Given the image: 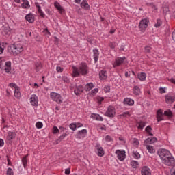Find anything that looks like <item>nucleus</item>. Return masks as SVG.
<instances>
[{
  "label": "nucleus",
  "mask_w": 175,
  "mask_h": 175,
  "mask_svg": "<svg viewBox=\"0 0 175 175\" xmlns=\"http://www.w3.org/2000/svg\"><path fill=\"white\" fill-rule=\"evenodd\" d=\"M105 116H107V117L113 118L116 116V110L114 109V107H109L105 113Z\"/></svg>",
  "instance_id": "423d86ee"
},
{
  "label": "nucleus",
  "mask_w": 175,
  "mask_h": 175,
  "mask_svg": "<svg viewBox=\"0 0 175 175\" xmlns=\"http://www.w3.org/2000/svg\"><path fill=\"white\" fill-rule=\"evenodd\" d=\"M51 98L53 100L57 102V103H62V98L59 94L52 92L51 93Z\"/></svg>",
  "instance_id": "7ed1b4c3"
},
{
  "label": "nucleus",
  "mask_w": 175,
  "mask_h": 175,
  "mask_svg": "<svg viewBox=\"0 0 175 175\" xmlns=\"http://www.w3.org/2000/svg\"><path fill=\"white\" fill-rule=\"evenodd\" d=\"M36 128H38V129H41V128H43V123H42L41 122H38L36 124Z\"/></svg>",
  "instance_id": "ea45409f"
},
{
  "label": "nucleus",
  "mask_w": 175,
  "mask_h": 175,
  "mask_svg": "<svg viewBox=\"0 0 175 175\" xmlns=\"http://www.w3.org/2000/svg\"><path fill=\"white\" fill-rule=\"evenodd\" d=\"M76 125H77V128H81V126H83V124L81 123H76Z\"/></svg>",
  "instance_id": "69168bd1"
},
{
  "label": "nucleus",
  "mask_w": 175,
  "mask_h": 175,
  "mask_svg": "<svg viewBox=\"0 0 175 175\" xmlns=\"http://www.w3.org/2000/svg\"><path fill=\"white\" fill-rule=\"evenodd\" d=\"M140 88H139V87L137 86H135L134 88H133V94L135 95H140Z\"/></svg>",
  "instance_id": "c756f323"
},
{
  "label": "nucleus",
  "mask_w": 175,
  "mask_h": 175,
  "mask_svg": "<svg viewBox=\"0 0 175 175\" xmlns=\"http://www.w3.org/2000/svg\"><path fill=\"white\" fill-rule=\"evenodd\" d=\"M163 115L166 116L167 117H169L170 118L172 117L173 113L172 112V111L167 110V111H164Z\"/></svg>",
  "instance_id": "f704fd0d"
},
{
  "label": "nucleus",
  "mask_w": 175,
  "mask_h": 175,
  "mask_svg": "<svg viewBox=\"0 0 175 175\" xmlns=\"http://www.w3.org/2000/svg\"><path fill=\"white\" fill-rule=\"evenodd\" d=\"M84 91V88L81 85H79L77 89L74 90V93L77 96H79Z\"/></svg>",
  "instance_id": "f8f14e48"
},
{
  "label": "nucleus",
  "mask_w": 175,
  "mask_h": 175,
  "mask_svg": "<svg viewBox=\"0 0 175 175\" xmlns=\"http://www.w3.org/2000/svg\"><path fill=\"white\" fill-rule=\"evenodd\" d=\"M22 2H23L22 3V8H23V9H29L31 6L29 5V2H28V0H22Z\"/></svg>",
  "instance_id": "b1692460"
},
{
  "label": "nucleus",
  "mask_w": 175,
  "mask_h": 175,
  "mask_svg": "<svg viewBox=\"0 0 175 175\" xmlns=\"http://www.w3.org/2000/svg\"><path fill=\"white\" fill-rule=\"evenodd\" d=\"M14 96L18 99L20 98V96H21V94L20 93V88L18 87H15Z\"/></svg>",
  "instance_id": "393cba45"
},
{
  "label": "nucleus",
  "mask_w": 175,
  "mask_h": 175,
  "mask_svg": "<svg viewBox=\"0 0 175 175\" xmlns=\"http://www.w3.org/2000/svg\"><path fill=\"white\" fill-rule=\"evenodd\" d=\"M133 157L135 159H139V158H140V153L137 152V151H133Z\"/></svg>",
  "instance_id": "72a5a7b5"
},
{
  "label": "nucleus",
  "mask_w": 175,
  "mask_h": 175,
  "mask_svg": "<svg viewBox=\"0 0 175 175\" xmlns=\"http://www.w3.org/2000/svg\"><path fill=\"white\" fill-rule=\"evenodd\" d=\"M146 132H147V133H148L149 136H154V134H152V133H151V131H152V128H151V126H148L146 129H145Z\"/></svg>",
  "instance_id": "c85d7f7f"
},
{
  "label": "nucleus",
  "mask_w": 175,
  "mask_h": 175,
  "mask_svg": "<svg viewBox=\"0 0 175 175\" xmlns=\"http://www.w3.org/2000/svg\"><path fill=\"white\" fill-rule=\"evenodd\" d=\"M93 53H94L93 57H94V62L95 64H96L98 62V59H99V51H98V49H94Z\"/></svg>",
  "instance_id": "a211bd4d"
},
{
  "label": "nucleus",
  "mask_w": 175,
  "mask_h": 175,
  "mask_svg": "<svg viewBox=\"0 0 175 175\" xmlns=\"http://www.w3.org/2000/svg\"><path fill=\"white\" fill-rule=\"evenodd\" d=\"M104 99L105 98L103 97H98V98H97L98 103L99 105H100L102 103V102H103Z\"/></svg>",
  "instance_id": "8fccbe9b"
},
{
  "label": "nucleus",
  "mask_w": 175,
  "mask_h": 175,
  "mask_svg": "<svg viewBox=\"0 0 175 175\" xmlns=\"http://www.w3.org/2000/svg\"><path fill=\"white\" fill-rule=\"evenodd\" d=\"M162 25V21L161 19H157V23L154 24V27L156 28H159V26Z\"/></svg>",
  "instance_id": "58836bf2"
},
{
  "label": "nucleus",
  "mask_w": 175,
  "mask_h": 175,
  "mask_svg": "<svg viewBox=\"0 0 175 175\" xmlns=\"http://www.w3.org/2000/svg\"><path fill=\"white\" fill-rule=\"evenodd\" d=\"M62 80H63V81H64V83H68L69 82V79H68V77H63Z\"/></svg>",
  "instance_id": "052dcab7"
},
{
  "label": "nucleus",
  "mask_w": 175,
  "mask_h": 175,
  "mask_svg": "<svg viewBox=\"0 0 175 175\" xmlns=\"http://www.w3.org/2000/svg\"><path fill=\"white\" fill-rule=\"evenodd\" d=\"M157 137H148L145 141V144H152L153 143H155L157 142Z\"/></svg>",
  "instance_id": "f3484780"
},
{
  "label": "nucleus",
  "mask_w": 175,
  "mask_h": 175,
  "mask_svg": "<svg viewBox=\"0 0 175 175\" xmlns=\"http://www.w3.org/2000/svg\"><path fill=\"white\" fill-rule=\"evenodd\" d=\"M66 136H67L66 134H63L60 137H59L58 140H59V142H62V140H64V139H65Z\"/></svg>",
  "instance_id": "49530a36"
},
{
  "label": "nucleus",
  "mask_w": 175,
  "mask_h": 175,
  "mask_svg": "<svg viewBox=\"0 0 175 175\" xmlns=\"http://www.w3.org/2000/svg\"><path fill=\"white\" fill-rule=\"evenodd\" d=\"M56 70L57 72H58V73H62V72H64V68H62L61 66H57L56 68Z\"/></svg>",
  "instance_id": "a18cd8bd"
},
{
  "label": "nucleus",
  "mask_w": 175,
  "mask_h": 175,
  "mask_svg": "<svg viewBox=\"0 0 175 175\" xmlns=\"http://www.w3.org/2000/svg\"><path fill=\"white\" fill-rule=\"evenodd\" d=\"M124 105H127L128 106H133L135 101L131 98H124L123 101Z\"/></svg>",
  "instance_id": "2eb2a0df"
},
{
  "label": "nucleus",
  "mask_w": 175,
  "mask_h": 175,
  "mask_svg": "<svg viewBox=\"0 0 175 175\" xmlns=\"http://www.w3.org/2000/svg\"><path fill=\"white\" fill-rule=\"evenodd\" d=\"M40 69H42V63L37 62L36 64V72H39V70H40Z\"/></svg>",
  "instance_id": "c9c22d12"
},
{
  "label": "nucleus",
  "mask_w": 175,
  "mask_h": 175,
  "mask_svg": "<svg viewBox=\"0 0 175 175\" xmlns=\"http://www.w3.org/2000/svg\"><path fill=\"white\" fill-rule=\"evenodd\" d=\"M54 6L55 8H56V9H57V10H59V12H62V10H64V9L62 8V7H61V5L59 4V3L58 2H55L54 3Z\"/></svg>",
  "instance_id": "2f4dec72"
},
{
  "label": "nucleus",
  "mask_w": 175,
  "mask_h": 175,
  "mask_svg": "<svg viewBox=\"0 0 175 175\" xmlns=\"http://www.w3.org/2000/svg\"><path fill=\"white\" fill-rule=\"evenodd\" d=\"M81 7L82 9H90V5H88V2L87 0H83L81 3Z\"/></svg>",
  "instance_id": "5701e85b"
},
{
  "label": "nucleus",
  "mask_w": 175,
  "mask_h": 175,
  "mask_svg": "<svg viewBox=\"0 0 175 175\" xmlns=\"http://www.w3.org/2000/svg\"><path fill=\"white\" fill-rule=\"evenodd\" d=\"M122 116L123 117H126L127 116L129 117V116H131V114H129V111H126V112H124Z\"/></svg>",
  "instance_id": "864d4df0"
},
{
  "label": "nucleus",
  "mask_w": 175,
  "mask_h": 175,
  "mask_svg": "<svg viewBox=\"0 0 175 175\" xmlns=\"http://www.w3.org/2000/svg\"><path fill=\"white\" fill-rule=\"evenodd\" d=\"M168 80H169V81L172 83V84H175V79L171 78V79H169Z\"/></svg>",
  "instance_id": "0e129e2a"
},
{
  "label": "nucleus",
  "mask_w": 175,
  "mask_h": 175,
  "mask_svg": "<svg viewBox=\"0 0 175 175\" xmlns=\"http://www.w3.org/2000/svg\"><path fill=\"white\" fill-rule=\"evenodd\" d=\"M159 91L161 94H165V92H166V91L165 90V88H160Z\"/></svg>",
  "instance_id": "6e6d98bb"
},
{
  "label": "nucleus",
  "mask_w": 175,
  "mask_h": 175,
  "mask_svg": "<svg viewBox=\"0 0 175 175\" xmlns=\"http://www.w3.org/2000/svg\"><path fill=\"white\" fill-rule=\"evenodd\" d=\"M25 18L29 23H33V21H35V16H33V14H27L25 16Z\"/></svg>",
  "instance_id": "dca6fc26"
},
{
  "label": "nucleus",
  "mask_w": 175,
  "mask_h": 175,
  "mask_svg": "<svg viewBox=\"0 0 175 175\" xmlns=\"http://www.w3.org/2000/svg\"><path fill=\"white\" fill-rule=\"evenodd\" d=\"M174 100H175V96H170V95H166L165 96V102H166V103H168V104H172V103H173V102H174Z\"/></svg>",
  "instance_id": "4468645a"
},
{
  "label": "nucleus",
  "mask_w": 175,
  "mask_h": 175,
  "mask_svg": "<svg viewBox=\"0 0 175 175\" xmlns=\"http://www.w3.org/2000/svg\"><path fill=\"white\" fill-rule=\"evenodd\" d=\"M15 50H16L15 55H17V54H20V53L23 51L24 47L21 46V45L15 44Z\"/></svg>",
  "instance_id": "412c9836"
},
{
  "label": "nucleus",
  "mask_w": 175,
  "mask_h": 175,
  "mask_svg": "<svg viewBox=\"0 0 175 175\" xmlns=\"http://www.w3.org/2000/svg\"><path fill=\"white\" fill-rule=\"evenodd\" d=\"M16 137V133L9 131L8 135L7 137V140L8 143H12L13 142V139Z\"/></svg>",
  "instance_id": "1a4fd4ad"
},
{
  "label": "nucleus",
  "mask_w": 175,
  "mask_h": 175,
  "mask_svg": "<svg viewBox=\"0 0 175 175\" xmlns=\"http://www.w3.org/2000/svg\"><path fill=\"white\" fill-rule=\"evenodd\" d=\"M131 76V71L125 72V77H129Z\"/></svg>",
  "instance_id": "338daca9"
},
{
  "label": "nucleus",
  "mask_w": 175,
  "mask_h": 175,
  "mask_svg": "<svg viewBox=\"0 0 175 175\" xmlns=\"http://www.w3.org/2000/svg\"><path fill=\"white\" fill-rule=\"evenodd\" d=\"M65 174H67V175L70 174V168H67L65 170Z\"/></svg>",
  "instance_id": "5fc2aeb1"
},
{
  "label": "nucleus",
  "mask_w": 175,
  "mask_h": 175,
  "mask_svg": "<svg viewBox=\"0 0 175 175\" xmlns=\"http://www.w3.org/2000/svg\"><path fill=\"white\" fill-rule=\"evenodd\" d=\"M36 40L37 42H40V41L42 40V38H41L40 36H37L36 37Z\"/></svg>",
  "instance_id": "680f3d73"
},
{
  "label": "nucleus",
  "mask_w": 175,
  "mask_h": 175,
  "mask_svg": "<svg viewBox=\"0 0 175 175\" xmlns=\"http://www.w3.org/2000/svg\"><path fill=\"white\" fill-rule=\"evenodd\" d=\"M146 73L145 72H141L140 74H138V79L141 81H144L146 80Z\"/></svg>",
  "instance_id": "bb28decb"
},
{
  "label": "nucleus",
  "mask_w": 175,
  "mask_h": 175,
  "mask_svg": "<svg viewBox=\"0 0 175 175\" xmlns=\"http://www.w3.org/2000/svg\"><path fill=\"white\" fill-rule=\"evenodd\" d=\"M53 133L55 135V133H59V129H58L57 126H53Z\"/></svg>",
  "instance_id": "37998d69"
},
{
  "label": "nucleus",
  "mask_w": 175,
  "mask_h": 175,
  "mask_svg": "<svg viewBox=\"0 0 175 175\" xmlns=\"http://www.w3.org/2000/svg\"><path fill=\"white\" fill-rule=\"evenodd\" d=\"M72 69L74 77H77V76L80 75V73L81 75H87L88 73V67L86 64H81L79 69L75 66H72Z\"/></svg>",
  "instance_id": "f03ea898"
},
{
  "label": "nucleus",
  "mask_w": 175,
  "mask_h": 175,
  "mask_svg": "<svg viewBox=\"0 0 175 175\" xmlns=\"http://www.w3.org/2000/svg\"><path fill=\"white\" fill-rule=\"evenodd\" d=\"M37 8H38V13L41 12H42V8H40V5H38V3H36Z\"/></svg>",
  "instance_id": "e2e57ef3"
},
{
  "label": "nucleus",
  "mask_w": 175,
  "mask_h": 175,
  "mask_svg": "<svg viewBox=\"0 0 175 175\" xmlns=\"http://www.w3.org/2000/svg\"><path fill=\"white\" fill-rule=\"evenodd\" d=\"M105 92H110V86L107 85L104 88Z\"/></svg>",
  "instance_id": "3c124183"
},
{
  "label": "nucleus",
  "mask_w": 175,
  "mask_h": 175,
  "mask_svg": "<svg viewBox=\"0 0 175 175\" xmlns=\"http://www.w3.org/2000/svg\"><path fill=\"white\" fill-rule=\"evenodd\" d=\"M141 173L142 175H151V172H150V168H148V167H142Z\"/></svg>",
  "instance_id": "6ab92c4d"
},
{
  "label": "nucleus",
  "mask_w": 175,
  "mask_h": 175,
  "mask_svg": "<svg viewBox=\"0 0 175 175\" xmlns=\"http://www.w3.org/2000/svg\"><path fill=\"white\" fill-rule=\"evenodd\" d=\"M98 91H99V90L98 88H95L94 90H92V94H96L98 92Z\"/></svg>",
  "instance_id": "bf43d9fd"
},
{
  "label": "nucleus",
  "mask_w": 175,
  "mask_h": 175,
  "mask_svg": "<svg viewBox=\"0 0 175 175\" xmlns=\"http://www.w3.org/2000/svg\"><path fill=\"white\" fill-rule=\"evenodd\" d=\"M116 154L117 158H118V159H119V161H124V159H125V157H126V155L125 154L124 150H117L116 151Z\"/></svg>",
  "instance_id": "39448f33"
},
{
  "label": "nucleus",
  "mask_w": 175,
  "mask_h": 175,
  "mask_svg": "<svg viewBox=\"0 0 175 175\" xmlns=\"http://www.w3.org/2000/svg\"><path fill=\"white\" fill-rule=\"evenodd\" d=\"M131 165L132 166V167H133V169H137V167H139V162L133 160L131 162Z\"/></svg>",
  "instance_id": "7c9ffc66"
},
{
  "label": "nucleus",
  "mask_w": 175,
  "mask_h": 175,
  "mask_svg": "<svg viewBox=\"0 0 175 175\" xmlns=\"http://www.w3.org/2000/svg\"><path fill=\"white\" fill-rule=\"evenodd\" d=\"M92 88H94V83H88L85 87V91H91Z\"/></svg>",
  "instance_id": "cd10ccee"
},
{
  "label": "nucleus",
  "mask_w": 175,
  "mask_h": 175,
  "mask_svg": "<svg viewBox=\"0 0 175 175\" xmlns=\"http://www.w3.org/2000/svg\"><path fill=\"white\" fill-rule=\"evenodd\" d=\"M109 47H111V49H114L116 47V44L113 42H110Z\"/></svg>",
  "instance_id": "4d7b16f0"
},
{
  "label": "nucleus",
  "mask_w": 175,
  "mask_h": 175,
  "mask_svg": "<svg viewBox=\"0 0 175 175\" xmlns=\"http://www.w3.org/2000/svg\"><path fill=\"white\" fill-rule=\"evenodd\" d=\"M8 51L10 54L16 55V44H12L8 46Z\"/></svg>",
  "instance_id": "9b49d317"
},
{
  "label": "nucleus",
  "mask_w": 175,
  "mask_h": 175,
  "mask_svg": "<svg viewBox=\"0 0 175 175\" xmlns=\"http://www.w3.org/2000/svg\"><path fill=\"white\" fill-rule=\"evenodd\" d=\"M163 112H162V109H159L157 112V122H159L161 121H163Z\"/></svg>",
  "instance_id": "ddd939ff"
},
{
  "label": "nucleus",
  "mask_w": 175,
  "mask_h": 175,
  "mask_svg": "<svg viewBox=\"0 0 175 175\" xmlns=\"http://www.w3.org/2000/svg\"><path fill=\"white\" fill-rule=\"evenodd\" d=\"M125 59V57L116 58L115 62L113 64V68H117V66H120V65L124 64Z\"/></svg>",
  "instance_id": "0eeeda50"
},
{
  "label": "nucleus",
  "mask_w": 175,
  "mask_h": 175,
  "mask_svg": "<svg viewBox=\"0 0 175 175\" xmlns=\"http://www.w3.org/2000/svg\"><path fill=\"white\" fill-rule=\"evenodd\" d=\"M100 80H106L107 79V72L106 70H101L99 73Z\"/></svg>",
  "instance_id": "aec40b11"
},
{
  "label": "nucleus",
  "mask_w": 175,
  "mask_h": 175,
  "mask_svg": "<svg viewBox=\"0 0 175 175\" xmlns=\"http://www.w3.org/2000/svg\"><path fill=\"white\" fill-rule=\"evenodd\" d=\"M146 126V122H141L138 126V129H143Z\"/></svg>",
  "instance_id": "79ce46f5"
},
{
  "label": "nucleus",
  "mask_w": 175,
  "mask_h": 175,
  "mask_svg": "<svg viewBox=\"0 0 175 175\" xmlns=\"http://www.w3.org/2000/svg\"><path fill=\"white\" fill-rule=\"evenodd\" d=\"M69 128L72 130V131H76V128H77V125L76 124V123H71L69 125Z\"/></svg>",
  "instance_id": "4c0bfd02"
},
{
  "label": "nucleus",
  "mask_w": 175,
  "mask_h": 175,
  "mask_svg": "<svg viewBox=\"0 0 175 175\" xmlns=\"http://www.w3.org/2000/svg\"><path fill=\"white\" fill-rule=\"evenodd\" d=\"M7 175H13V170H12V168L7 170Z\"/></svg>",
  "instance_id": "09e8293b"
},
{
  "label": "nucleus",
  "mask_w": 175,
  "mask_h": 175,
  "mask_svg": "<svg viewBox=\"0 0 175 175\" xmlns=\"http://www.w3.org/2000/svg\"><path fill=\"white\" fill-rule=\"evenodd\" d=\"M96 148L98 157H103L105 155V150H103V148L101 147L100 144H97Z\"/></svg>",
  "instance_id": "6e6552de"
},
{
  "label": "nucleus",
  "mask_w": 175,
  "mask_h": 175,
  "mask_svg": "<svg viewBox=\"0 0 175 175\" xmlns=\"http://www.w3.org/2000/svg\"><path fill=\"white\" fill-rule=\"evenodd\" d=\"M157 154L160 159H161L163 163L167 165V166H174L175 165V159L170 152L166 149H160Z\"/></svg>",
  "instance_id": "f257e3e1"
},
{
  "label": "nucleus",
  "mask_w": 175,
  "mask_h": 175,
  "mask_svg": "<svg viewBox=\"0 0 175 175\" xmlns=\"http://www.w3.org/2000/svg\"><path fill=\"white\" fill-rule=\"evenodd\" d=\"M4 144H5V142H3V139L0 138V147H3Z\"/></svg>",
  "instance_id": "13d9d810"
},
{
  "label": "nucleus",
  "mask_w": 175,
  "mask_h": 175,
  "mask_svg": "<svg viewBox=\"0 0 175 175\" xmlns=\"http://www.w3.org/2000/svg\"><path fill=\"white\" fill-rule=\"evenodd\" d=\"M85 135H87V129H83L78 132L79 137H84Z\"/></svg>",
  "instance_id": "a878e982"
},
{
  "label": "nucleus",
  "mask_w": 175,
  "mask_h": 175,
  "mask_svg": "<svg viewBox=\"0 0 175 175\" xmlns=\"http://www.w3.org/2000/svg\"><path fill=\"white\" fill-rule=\"evenodd\" d=\"M146 148L150 154H154L155 152V149L151 146H147Z\"/></svg>",
  "instance_id": "473e14b6"
},
{
  "label": "nucleus",
  "mask_w": 175,
  "mask_h": 175,
  "mask_svg": "<svg viewBox=\"0 0 175 175\" xmlns=\"http://www.w3.org/2000/svg\"><path fill=\"white\" fill-rule=\"evenodd\" d=\"M30 103L32 106H38V96L36 95L33 94L30 98Z\"/></svg>",
  "instance_id": "9d476101"
},
{
  "label": "nucleus",
  "mask_w": 175,
  "mask_h": 175,
  "mask_svg": "<svg viewBox=\"0 0 175 175\" xmlns=\"http://www.w3.org/2000/svg\"><path fill=\"white\" fill-rule=\"evenodd\" d=\"M105 141L106 142H113V138L110 135H107L105 137Z\"/></svg>",
  "instance_id": "de8ad7c7"
},
{
  "label": "nucleus",
  "mask_w": 175,
  "mask_h": 175,
  "mask_svg": "<svg viewBox=\"0 0 175 175\" xmlns=\"http://www.w3.org/2000/svg\"><path fill=\"white\" fill-rule=\"evenodd\" d=\"M94 117L97 121H103V118L99 115H94Z\"/></svg>",
  "instance_id": "a19ab883"
},
{
  "label": "nucleus",
  "mask_w": 175,
  "mask_h": 175,
  "mask_svg": "<svg viewBox=\"0 0 175 175\" xmlns=\"http://www.w3.org/2000/svg\"><path fill=\"white\" fill-rule=\"evenodd\" d=\"M148 23H150V20L148 18H144L140 21L139 28L142 29V31H144L148 27Z\"/></svg>",
  "instance_id": "20e7f679"
},
{
  "label": "nucleus",
  "mask_w": 175,
  "mask_h": 175,
  "mask_svg": "<svg viewBox=\"0 0 175 175\" xmlns=\"http://www.w3.org/2000/svg\"><path fill=\"white\" fill-rule=\"evenodd\" d=\"M4 49L2 46H0V54H3Z\"/></svg>",
  "instance_id": "774afa93"
},
{
  "label": "nucleus",
  "mask_w": 175,
  "mask_h": 175,
  "mask_svg": "<svg viewBox=\"0 0 175 175\" xmlns=\"http://www.w3.org/2000/svg\"><path fill=\"white\" fill-rule=\"evenodd\" d=\"M145 53H151L152 48L150 46H146L144 47Z\"/></svg>",
  "instance_id": "c03bdc74"
},
{
  "label": "nucleus",
  "mask_w": 175,
  "mask_h": 175,
  "mask_svg": "<svg viewBox=\"0 0 175 175\" xmlns=\"http://www.w3.org/2000/svg\"><path fill=\"white\" fill-rule=\"evenodd\" d=\"M133 144H136V146H139V139L134 138L133 139Z\"/></svg>",
  "instance_id": "603ef678"
},
{
  "label": "nucleus",
  "mask_w": 175,
  "mask_h": 175,
  "mask_svg": "<svg viewBox=\"0 0 175 175\" xmlns=\"http://www.w3.org/2000/svg\"><path fill=\"white\" fill-rule=\"evenodd\" d=\"M27 157H28V154H27L22 159V163L24 167H25V166H27V163H28V161H27Z\"/></svg>",
  "instance_id": "e433bc0d"
},
{
  "label": "nucleus",
  "mask_w": 175,
  "mask_h": 175,
  "mask_svg": "<svg viewBox=\"0 0 175 175\" xmlns=\"http://www.w3.org/2000/svg\"><path fill=\"white\" fill-rule=\"evenodd\" d=\"M5 70L6 73H9V72L12 70V62H5Z\"/></svg>",
  "instance_id": "4be33fe9"
}]
</instances>
